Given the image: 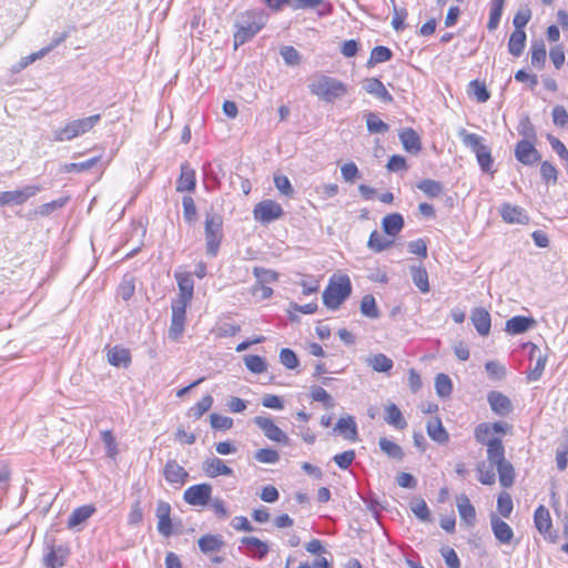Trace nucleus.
Returning a JSON list of instances; mask_svg holds the SVG:
<instances>
[{"label": "nucleus", "instance_id": "obj_9", "mask_svg": "<svg viewBox=\"0 0 568 568\" xmlns=\"http://www.w3.org/2000/svg\"><path fill=\"white\" fill-rule=\"evenodd\" d=\"M41 190L40 185H27L21 190L0 192V206L21 205Z\"/></svg>", "mask_w": 568, "mask_h": 568}, {"label": "nucleus", "instance_id": "obj_23", "mask_svg": "<svg viewBox=\"0 0 568 568\" xmlns=\"http://www.w3.org/2000/svg\"><path fill=\"white\" fill-rule=\"evenodd\" d=\"M535 320L526 316H514L506 322L505 331L511 335H518L527 332L535 325Z\"/></svg>", "mask_w": 568, "mask_h": 568}, {"label": "nucleus", "instance_id": "obj_28", "mask_svg": "<svg viewBox=\"0 0 568 568\" xmlns=\"http://www.w3.org/2000/svg\"><path fill=\"white\" fill-rule=\"evenodd\" d=\"M334 430L347 440L355 442L357 439V425L352 416L339 418Z\"/></svg>", "mask_w": 568, "mask_h": 568}, {"label": "nucleus", "instance_id": "obj_25", "mask_svg": "<svg viewBox=\"0 0 568 568\" xmlns=\"http://www.w3.org/2000/svg\"><path fill=\"white\" fill-rule=\"evenodd\" d=\"M456 501L460 519L464 520L467 525L473 526L476 521V510L475 507L470 504L469 498L465 494H462L457 496Z\"/></svg>", "mask_w": 568, "mask_h": 568}, {"label": "nucleus", "instance_id": "obj_32", "mask_svg": "<svg viewBox=\"0 0 568 568\" xmlns=\"http://www.w3.org/2000/svg\"><path fill=\"white\" fill-rule=\"evenodd\" d=\"M199 548L204 554L220 551L224 546L222 536L220 535H204L197 541Z\"/></svg>", "mask_w": 568, "mask_h": 568}, {"label": "nucleus", "instance_id": "obj_57", "mask_svg": "<svg viewBox=\"0 0 568 568\" xmlns=\"http://www.w3.org/2000/svg\"><path fill=\"white\" fill-rule=\"evenodd\" d=\"M253 274L256 277V284L273 283L278 277L276 272L260 266L253 268Z\"/></svg>", "mask_w": 568, "mask_h": 568}, {"label": "nucleus", "instance_id": "obj_48", "mask_svg": "<svg viewBox=\"0 0 568 568\" xmlns=\"http://www.w3.org/2000/svg\"><path fill=\"white\" fill-rule=\"evenodd\" d=\"M213 405V397L205 395L189 410V416L194 419L202 417Z\"/></svg>", "mask_w": 568, "mask_h": 568}, {"label": "nucleus", "instance_id": "obj_5", "mask_svg": "<svg viewBox=\"0 0 568 568\" xmlns=\"http://www.w3.org/2000/svg\"><path fill=\"white\" fill-rule=\"evenodd\" d=\"M206 254L215 257L223 239V219L216 213H206L204 222Z\"/></svg>", "mask_w": 568, "mask_h": 568}, {"label": "nucleus", "instance_id": "obj_3", "mask_svg": "<svg viewBox=\"0 0 568 568\" xmlns=\"http://www.w3.org/2000/svg\"><path fill=\"white\" fill-rule=\"evenodd\" d=\"M100 119V114H94L83 119L72 120L63 128L53 131V140L55 142L71 141L91 131L99 123Z\"/></svg>", "mask_w": 568, "mask_h": 568}, {"label": "nucleus", "instance_id": "obj_60", "mask_svg": "<svg viewBox=\"0 0 568 568\" xmlns=\"http://www.w3.org/2000/svg\"><path fill=\"white\" fill-rule=\"evenodd\" d=\"M497 509L499 514L508 518L513 511V499L508 493H501L497 499Z\"/></svg>", "mask_w": 568, "mask_h": 568}, {"label": "nucleus", "instance_id": "obj_59", "mask_svg": "<svg viewBox=\"0 0 568 568\" xmlns=\"http://www.w3.org/2000/svg\"><path fill=\"white\" fill-rule=\"evenodd\" d=\"M341 174L343 180L347 183H354L357 179H361L359 170L354 162L342 165Z\"/></svg>", "mask_w": 568, "mask_h": 568}, {"label": "nucleus", "instance_id": "obj_64", "mask_svg": "<svg viewBox=\"0 0 568 568\" xmlns=\"http://www.w3.org/2000/svg\"><path fill=\"white\" fill-rule=\"evenodd\" d=\"M280 362L287 369H294L298 366L296 354L290 348H282L280 352Z\"/></svg>", "mask_w": 568, "mask_h": 568}, {"label": "nucleus", "instance_id": "obj_31", "mask_svg": "<svg viewBox=\"0 0 568 568\" xmlns=\"http://www.w3.org/2000/svg\"><path fill=\"white\" fill-rule=\"evenodd\" d=\"M108 361L113 366L128 367L131 363V355L129 349L121 346H114L108 352Z\"/></svg>", "mask_w": 568, "mask_h": 568}, {"label": "nucleus", "instance_id": "obj_27", "mask_svg": "<svg viewBox=\"0 0 568 568\" xmlns=\"http://www.w3.org/2000/svg\"><path fill=\"white\" fill-rule=\"evenodd\" d=\"M487 446V459L491 466L500 464L505 459V447L501 439L491 438L485 444Z\"/></svg>", "mask_w": 568, "mask_h": 568}, {"label": "nucleus", "instance_id": "obj_42", "mask_svg": "<svg viewBox=\"0 0 568 568\" xmlns=\"http://www.w3.org/2000/svg\"><path fill=\"white\" fill-rule=\"evenodd\" d=\"M546 45L544 41H535L531 44V64L537 69H542L546 62Z\"/></svg>", "mask_w": 568, "mask_h": 568}, {"label": "nucleus", "instance_id": "obj_2", "mask_svg": "<svg viewBox=\"0 0 568 568\" xmlns=\"http://www.w3.org/2000/svg\"><path fill=\"white\" fill-rule=\"evenodd\" d=\"M308 89L312 94L326 102L342 98L347 91L343 82L323 73H316L311 78Z\"/></svg>", "mask_w": 568, "mask_h": 568}, {"label": "nucleus", "instance_id": "obj_6", "mask_svg": "<svg viewBox=\"0 0 568 568\" xmlns=\"http://www.w3.org/2000/svg\"><path fill=\"white\" fill-rule=\"evenodd\" d=\"M352 284L348 276L343 275L337 281H331L323 292V303L329 310H337L351 295Z\"/></svg>", "mask_w": 568, "mask_h": 568}, {"label": "nucleus", "instance_id": "obj_49", "mask_svg": "<svg viewBox=\"0 0 568 568\" xmlns=\"http://www.w3.org/2000/svg\"><path fill=\"white\" fill-rule=\"evenodd\" d=\"M435 389L439 397H448L453 390L449 376L444 373L438 374L435 378Z\"/></svg>", "mask_w": 568, "mask_h": 568}, {"label": "nucleus", "instance_id": "obj_16", "mask_svg": "<svg viewBox=\"0 0 568 568\" xmlns=\"http://www.w3.org/2000/svg\"><path fill=\"white\" fill-rule=\"evenodd\" d=\"M487 400L491 410L499 416H506L513 410L511 400L500 392L491 390L488 393Z\"/></svg>", "mask_w": 568, "mask_h": 568}, {"label": "nucleus", "instance_id": "obj_30", "mask_svg": "<svg viewBox=\"0 0 568 568\" xmlns=\"http://www.w3.org/2000/svg\"><path fill=\"white\" fill-rule=\"evenodd\" d=\"M426 429L428 436L438 444H446L449 439L448 433L439 418L428 420Z\"/></svg>", "mask_w": 568, "mask_h": 568}, {"label": "nucleus", "instance_id": "obj_15", "mask_svg": "<svg viewBox=\"0 0 568 568\" xmlns=\"http://www.w3.org/2000/svg\"><path fill=\"white\" fill-rule=\"evenodd\" d=\"M516 159L525 165H531L540 160L537 149L527 140H521L515 148Z\"/></svg>", "mask_w": 568, "mask_h": 568}, {"label": "nucleus", "instance_id": "obj_37", "mask_svg": "<svg viewBox=\"0 0 568 568\" xmlns=\"http://www.w3.org/2000/svg\"><path fill=\"white\" fill-rule=\"evenodd\" d=\"M366 363L369 367L378 373H387L394 366L393 361L384 354L373 355L366 359Z\"/></svg>", "mask_w": 568, "mask_h": 568}, {"label": "nucleus", "instance_id": "obj_43", "mask_svg": "<svg viewBox=\"0 0 568 568\" xmlns=\"http://www.w3.org/2000/svg\"><path fill=\"white\" fill-rule=\"evenodd\" d=\"M393 241L384 237L377 231H373L369 235L367 246L373 252L379 253L393 245Z\"/></svg>", "mask_w": 568, "mask_h": 568}, {"label": "nucleus", "instance_id": "obj_63", "mask_svg": "<svg viewBox=\"0 0 568 568\" xmlns=\"http://www.w3.org/2000/svg\"><path fill=\"white\" fill-rule=\"evenodd\" d=\"M410 510L422 521H429L430 520V511L428 509L427 504L423 499H419V500H416V501L410 504Z\"/></svg>", "mask_w": 568, "mask_h": 568}, {"label": "nucleus", "instance_id": "obj_20", "mask_svg": "<svg viewBox=\"0 0 568 568\" xmlns=\"http://www.w3.org/2000/svg\"><path fill=\"white\" fill-rule=\"evenodd\" d=\"M203 470L204 473L211 477V478H215L217 476H231L233 475V469L231 467H229L227 465H225V463L217 458V457H212V458H207L203 462Z\"/></svg>", "mask_w": 568, "mask_h": 568}, {"label": "nucleus", "instance_id": "obj_1", "mask_svg": "<svg viewBox=\"0 0 568 568\" xmlns=\"http://www.w3.org/2000/svg\"><path fill=\"white\" fill-rule=\"evenodd\" d=\"M268 14L264 10H246L236 16L234 47L235 49L250 41L266 24Z\"/></svg>", "mask_w": 568, "mask_h": 568}, {"label": "nucleus", "instance_id": "obj_8", "mask_svg": "<svg viewBox=\"0 0 568 568\" xmlns=\"http://www.w3.org/2000/svg\"><path fill=\"white\" fill-rule=\"evenodd\" d=\"M189 304V302L175 300L172 302V318L169 328V337L173 341H178L184 332V326L186 322V308Z\"/></svg>", "mask_w": 568, "mask_h": 568}, {"label": "nucleus", "instance_id": "obj_4", "mask_svg": "<svg viewBox=\"0 0 568 568\" xmlns=\"http://www.w3.org/2000/svg\"><path fill=\"white\" fill-rule=\"evenodd\" d=\"M458 135L462 139L464 145L470 148L471 151L476 154L480 169L484 172H491L494 159L491 156L490 149L484 144V139L476 133L468 132L464 128L458 131Z\"/></svg>", "mask_w": 568, "mask_h": 568}, {"label": "nucleus", "instance_id": "obj_55", "mask_svg": "<svg viewBox=\"0 0 568 568\" xmlns=\"http://www.w3.org/2000/svg\"><path fill=\"white\" fill-rule=\"evenodd\" d=\"M392 51L387 47L377 45L375 47L371 52V58L368 63L375 64V63H383L392 59Z\"/></svg>", "mask_w": 568, "mask_h": 568}, {"label": "nucleus", "instance_id": "obj_52", "mask_svg": "<svg viewBox=\"0 0 568 568\" xmlns=\"http://www.w3.org/2000/svg\"><path fill=\"white\" fill-rule=\"evenodd\" d=\"M274 184L282 195L292 199L295 194L294 187L292 186L288 178L282 174L274 175Z\"/></svg>", "mask_w": 568, "mask_h": 568}, {"label": "nucleus", "instance_id": "obj_47", "mask_svg": "<svg viewBox=\"0 0 568 568\" xmlns=\"http://www.w3.org/2000/svg\"><path fill=\"white\" fill-rule=\"evenodd\" d=\"M241 542L254 551L258 558L265 557L268 552L267 544L256 537H242Z\"/></svg>", "mask_w": 568, "mask_h": 568}, {"label": "nucleus", "instance_id": "obj_12", "mask_svg": "<svg viewBox=\"0 0 568 568\" xmlns=\"http://www.w3.org/2000/svg\"><path fill=\"white\" fill-rule=\"evenodd\" d=\"M534 523L537 530L549 541L555 542L557 535L551 531L552 520L549 510L540 505L534 514Z\"/></svg>", "mask_w": 568, "mask_h": 568}, {"label": "nucleus", "instance_id": "obj_11", "mask_svg": "<svg viewBox=\"0 0 568 568\" xmlns=\"http://www.w3.org/2000/svg\"><path fill=\"white\" fill-rule=\"evenodd\" d=\"M254 424L263 430L264 435L270 440L281 443L284 445L288 444V436L280 427H277L271 418L264 416H256L254 418Z\"/></svg>", "mask_w": 568, "mask_h": 568}, {"label": "nucleus", "instance_id": "obj_58", "mask_svg": "<svg viewBox=\"0 0 568 568\" xmlns=\"http://www.w3.org/2000/svg\"><path fill=\"white\" fill-rule=\"evenodd\" d=\"M183 216L187 223H193L197 219V211L194 200L191 196H184L182 200Z\"/></svg>", "mask_w": 568, "mask_h": 568}, {"label": "nucleus", "instance_id": "obj_14", "mask_svg": "<svg viewBox=\"0 0 568 568\" xmlns=\"http://www.w3.org/2000/svg\"><path fill=\"white\" fill-rule=\"evenodd\" d=\"M490 526L495 538L503 545H508L514 539L513 528L496 514L490 515Z\"/></svg>", "mask_w": 568, "mask_h": 568}, {"label": "nucleus", "instance_id": "obj_56", "mask_svg": "<svg viewBox=\"0 0 568 568\" xmlns=\"http://www.w3.org/2000/svg\"><path fill=\"white\" fill-rule=\"evenodd\" d=\"M101 439L106 449V456L114 459L118 455V444L111 430H103L101 433Z\"/></svg>", "mask_w": 568, "mask_h": 568}, {"label": "nucleus", "instance_id": "obj_24", "mask_svg": "<svg viewBox=\"0 0 568 568\" xmlns=\"http://www.w3.org/2000/svg\"><path fill=\"white\" fill-rule=\"evenodd\" d=\"M196 185L195 172L187 164L181 165V174L176 181V191L178 192H192L194 191Z\"/></svg>", "mask_w": 568, "mask_h": 568}, {"label": "nucleus", "instance_id": "obj_40", "mask_svg": "<svg viewBox=\"0 0 568 568\" xmlns=\"http://www.w3.org/2000/svg\"><path fill=\"white\" fill-rule=\"evenodd\" d=\"M506 0H491L490 1V12L489 20L487 23V28L489 31H494L498 28L504 10V4Z\"/></svg>", "mask_w": 568, "mask_h": 568}, {"label": "nucleus", "instance_id": "obj_45", "mask_svg": "<svg viewBox=\"0 0 568 568\" xmlns=\"http://www.w3.org/2000/svg\"><path fill=\"white\" fill-rule=\"evenodd\" d=\"M361 313L368 318H378L379 311L375 297L371 294L364 295L361 301Z\"/></svg>", "mask_w": 568, "mask_h": 568}, {"label": "nucleus", "instance_id": "obj_50", "mask_svg": "<svg viewBox=\"0 0 568 568\" xmlns=\"http://www.w3.org/2000/svg\"><path fill=\"white\" fill-rule=\"evenodd\" d=\"M244 364L254 374H261L267 369L265 359L258 355L244 356Z\"/></svg>", "mask_w": 568, "mask_h": 568}, {"label": "nucleus", "instance_id": "obj_51", "mask_svg": "<svg viewBox=\"0 0 568 568\" xmlns=\"http://www.w3.org/2000/svg\"><path fill=\"white\" fill-rule=\"evenodd\" d=\"M311 397L315 402H321L325 408L331 409L335 406L332 396L321 386H313L311 388Z\"/></svg>", "mask_w": 568, "mask_h": 568}, {"label": "nucleus", "instance_id": "obj_22", "mask_svg": "<svg viewBox=\"0 0 568 568\" xmlns=\"http://www.w3.org/2000/svg\"><path fill=\"white\" fill-rule=\"evenodd\" d=\"M175 278L179 286V295L175 301L182 302H191L193 297L194 291V282L192 280L191 274L189 273H178L175 274Z\"/></svg>", "mask_w": 568, "mask_h": 568}, {"label": "nucleus", "instance_id": "obj_44", "mask_svg": "<svg viewBox=\"0 0 568 568\" xmlns=\"http://www.w3.org/2000/svg\"><path fill=\"white\" fill-rule=\"evenodd\" d=\"M417 187L429 197H438L444 191L443 184L432 179L418 182Z\"/></svg>", "mask_w": 568, "mask_h": 568}, {"label": "nucleus", "instance_id": "obj_26", "mask_svg": "<svg viewBox=\"0 0 568 568\" xmlns=\"http://www.w3.org/2000/svg\"><path fill=\"white\" fill-rule=\"evenodd\" d=\"M68 549L63 546H52L44 557V564L49 568H61L68 557Z\"/></svg>", "mask_w": 568, "mask_h": 568}, {"label": "nucleus", "instance_id": "obj_29", "mask_svg": "<svg viewBox=\"0 0 568 568\" xmlns=\"http://www.w3.org/2000/svg\"><path fill=\"white\" fill-rule=\"evenodd\" d=\"M399 140L407 152L416 154L422 149L419 135L410 128L399 133Z\"/></svg>", "mask_w": 568, "mask_h": 568}, {"label": "nucleus", "instance_id": "obj_46", "mask_svg": "<svg viewBox=\"0 0 568 568\" xmlns=\"http://www.w3.org/2000/svg\"><path fill=\"white\" fill-rule=\"evenodd\" d=\"M101 156H93L87 161L78 163H65L62 165L61 171L64 173L84 172L92 169L100 161Z\"/></svg>", "mask_w": 568, "mask_h": 568}, {"label": "nucleus", "instance_id": "obj_13", "mask_svg": "<svg viewBox=\"0 0 568 568\" xmlns=\"http://www.w3.org/2000/svg\"><path fill=\"white\" fill-rule=\"evenodd\" d=\"M170 514V504L164 500H159L155 510L158 518V530L164 537H170L172 535V521Z\"/></svg>", "mask_w": 568, "mask_h": 568}, {"label": "nucleus", "instance_id": "obj_53", "mask_svg": "<svg viewBox=\"0 0 568 568\" xmlns=\"http://www.w3.org/2000/svg\"><path fill=\"white\" fill-rule=\"evenodd\" d=\"M366 125L367 130L371 133H385L388 131L389 126L387 123L382 121L376 114L368 113L366 115Z\"/></svg>", "mask_w": 568, "mask_h": 568}, {"label": "nucleus", "instance_id": "obj_61", "mask_svg": "<svg viewBox=\"0 0 568 568\" xmlns=\"http://www.w3.org/2000/svg\"><path fill=\"white\" fill-rule=\"evenodd\" d=\"M211 427L219 430H227L233 427V419L229 416H223L219 414L210 415Z\"/></svg>", "mask_w": 568, "mask_h": 568}, {"label": "nucleus", "instance_id": "obj_10", "mask_svg": "<svg viewBox=\"0 0 568 568\" xmlns=\"http://www.w3.org/2000/svg\"><path fill=\"white\" fill-rule=\"evenodd\" d=\"M212 486L210 484H197L185 489L183 498L192 506H204L211 499Z\"/></svg>", "mask_w": 568, "mask_h": 568}, {"label": "nucleus", "instance_id": "obj_41", "mask_svg": "<svg viewBox=\"0 0 568 568\" xmlns=\"http://www.w3.org/2000/svg\"><path fill=\"white\" fill-rule=\"evenodd\" d=\"M413 283L419 288L422 293L429 292L428 274L426 268L422 266L410 267Z\"/></svg>", "mask_w": 568, "mask_h": 568}, {"label": "nucleus", "instance_id": "obj_19", "mask_svg": "<svg viewBox=\"0 0 568 568\" xmlns=\"http://www.w3.org/2000/svg\"><path fill=\"white\" fill-rule=\"evenodd\" d=\"M500 215L505 222L511 224H526L529 220L523 207L509 203H504L500 206Z\"/></svg>", "mask_w": 568, "mask_h": 568}, {"label": "nucleus", "instance_id": "obj_38", "mask_svg": "<svg viewBox=\"0 0 568 568\" xmlns=\"http://www.w3.org/2000/svg\"><path fill=\"white\" fill-rule=\"evenodd\" d=\"M378 445H379L381 450L385 455H387L389 458H393L395 460H402L404 458L403 448L398 444L389 440L388 438H386V437L379 438Z\"/></svg>", "mask_w": 568, "mask_h": 568}, {"label": "nucleus", "instance_id": "obj_35", "mask_svg": "<svg viewBox=\"0 0 568 568\" xmlns=\"http://www.w3.org/2000/svg\"><path fill=\"white\" fill-rule=\"evenodd\" d=\"M384 419L388 425H392L397 429H404L407 426V422L405 420L400 409L395 404L386 406Z\"/></svg>", "mask_w": 568, "mask_h": 568}, {"label": "nucleus", "instance_id": "obj_21", "mask_svg": "<svg viewBox=\"0 0 568 568\" xmlns=\"http://www.w3.org/2000/svg\"><path fill=\"white\" fill-rule=\"evenodd\" d=\"M163 475L169 483L178 485H183L189 477L187 471L174 459L168 460Z\"/></svg>", "mask_w": 568, "mask_h": 568}, {"label": "nucleus", "instance_id": "obj_33", "mask_svg": "<svg viewBox=\"0 0 568 568\" xmlns=\"http://www.w3.org/2000/svg\"><path fill=\"white\" fill-rule=\"evenodd\" d=\"M94 513L95 507L93 505H83L81 507L75 508L68 519V527L73 528L81 525L87 519H89Z\"/></svg>", "mask_w": 568, "mask_h": 568}, {"label": "nucleus", "instance_id": "obj_62", "mask_svg": "<svg viewBox=\"0 0 568 568\" xmlns=\"http://www.w3.org/2000/svg\"><path fill=\"white\" fill-rule=\"evenodd\" d=\"M280 53L287 65H297L301 62L300 52L292 45L283 47Z\"/></svg>", "mask_w": 568, "mask_h": 568}, {"label": "nucleus", "instance_id": "obj_7", "mask_svg": "<svg viewBox=\"0 0 568 568\" xmlns=\"http://www.w3.org/2000/svg\"><path fill=\"white\" fill-rule=\"evenodd\" d=\"M283 215L284 211L282 206L273 200H263L258 202L253 210L254 220L262 224H268L281 219Z\"/></svg>", "mask_w": 568, "mask_h": 568}, {"label": "nucleus", "instance_id": "obj_39", "mask_svg": "<svg viewBox=\"0 0 568 568\" xmlns=\"http://www.w3.org/2000/svg\"><path fill=\"white\" fill-rule=\"evenodd\" d=\"M496 467L500 485L505 488L510 487L515 480V470L513 465L508 460H504L496 465Z\"/></svg>", "mask_w": 568, "mask_h": 568}, {"label": "nucleus", "instance_id": "obj_17", "mask_svg": "<svg viewBox=\"0 0 568 568\" xmlns=\"http://www.w3.org/2000/svg\"><path fill=\"white\" fill-rule=\"evenodd\" d=\"M363 89L374 95L375 98L379 99L384 103H392L393 102V95L387 91L385 85L381 80L377 78H367L363 82Z\"/></svg>", "mask_w": 568, "mask_h": 568}, {"label": "nucleus", "instance_id": "obj_18", "mask_svg": "<svg viewBox=\"0 0 568 568\" xmlns=\"http://www.w3.org/2000/svg\"><path fill=\"white\" fill-rule=\"evenodd\" d=\"M470 320L479 335L487 336L489 334L491 320L487 310L484 307L474 308L470 315Z\"/></svg>", "mask_w": 568, "mask_h": 568}, {"label": "nucleus", "instance_id": "obj_54", "mask_svg": "<svg viewBox=\"0 0 568 568\" xmlns=\"http://www.w3.org/2000/svg\"><path fill=\"white\" fill-rule=\"evenodd\" d=\"M254 458L262 464H276L280 460V454L272 448H262L255 452Z\"/></svg>", "mask_w": 568, "mask_h": 568}, {"label": "nucleus", "instance_id": "obj_34", "mask_svg": "<svg viewBox=\"0 0 568 568\" xmlns=\"http://www.w3.org/2000/svg\"><path fill=\"white\" fill-rule=\"evenodd\" d=\"M382 226L387 235L395 236L404 227V219L399 213L388 214L383 219Z\"/></svg>", "mask_w": 568, "mask_h": 568}, {"label": "nucleus", "instance_id": "obj_36", "mask_svg": "<svg viewBox=\"0 0 568 568\" xmlns=\"http://www.w3.org/2000/svg\"><path fill=\"white\" fill-rule=\"evenodd\" d=\"M526 44V33L524 30H514L508 41V51L514 57H520Z\"/></svg>", "mask_w": 568, "mask_h": 568}]
</instances>
